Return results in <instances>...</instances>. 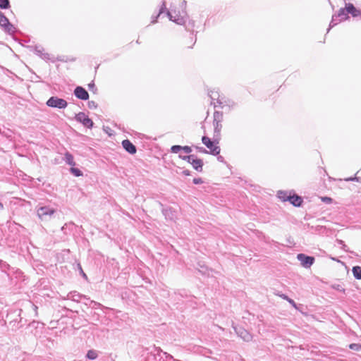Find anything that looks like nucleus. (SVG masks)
Returning a JSON list of instances; mask_svg holds the SVG:
<instances>
[{"label":"nucleus","instance_id":"obj_17","mask_svg":"<svg viewBox=\"0 0 361 361\" xmlns=\"http://www.w3.org/2000/svg\"><path fill=\"white\" fill-rule=\"evenodd\" d=\"M193 169H195L197 171L201 172L202 171V166H203V161L200 159H197V157H195L193 162L191 164Z\"/></svg>","mask_w":361,"mask_h":361},{"label":"nucleus","instance_id":"obj_42","mask_svg":"<svg viewBox=\"0 0 361 361\" xmlns=\"http://www.w3.org/2000/svg\"><path fill=\"white\" fill-rule=\"evenodd\" d=\"M217 159H218V161H219L221 162H224V158L222 156H221V155L218 156Z\"/></svg>","mask_w":361,"mask_h":361},{"label":"nucleus","instance_id":"obj_24","mask_svg":"<svg viewBox=\"0 0 361 361\" xmlns=\"http://www.w3.org/2000/svg\"><path fill=\"white\" fill-rule=\"evenodd\" d=\"M195 157H196V156L194 155V154H190V155H181V154H180L179 155V158H180L181 159H183L184 161H188L190 164L193 162V161L195 160Z\"/></svg>","mask_w":361,"mask_h":361},{"label":"nucleus","instance_id":"obj_1","mask_svg":"<svg viewBox=\"0 0 361 361\" xmlns=\"http://www.w3.org/2000/svg\"><path fill=\"white\" fill-rule=\"evenodd\" d=\"M56 210L49 206L40 207L37 210V215L42 221L51 219Z\"/></svg>","mask_w":361,"mask_h":361},{"label":"nucleus","instance_id":"obj_34","mask_svg":"<svg viewBox=\"0 0 361 361\" xmlns=\"http://www.w3.org/2000/svg\"><path fill=\"white\" fill-rule=\"evenodd\" d=\"M74 226V224L72 223V222H70L68 224H65L62 227H61V231H63V233L65 234H66V228L68 226Z\"/></svg>","mask_w":361,"mask_h":361},{"label":"nucleus","instance_id":"obj_22","mask_svg":"<svg viewBox=\"0 0 361 361\" xmlns=\"http://www.w3.org/2000/svg\"><path fill=\"white\" fill-rule=\"evenodd\" d=\"M352 271L353 274V276L356 279H358V280L361 279V267H359V266L353 267Z\"/></svg>","mask_w":361,"mask_h":361},{"label":"nucleus","instance_id":"obj_8","mask_svg":"<svg viewBox=\"0 0 361 361\" xmlns=\"http://www.w3.org/2000/svg\"><path fill=\"white\" fill-rule=\"evenodd\" d=\"M234 331L236 334L240 337L244 341L249 342L252 341V336L246 329L243 327L233 326Z\"/></svg>","mask_w":361,"mask_h":361},{"label":"nucleus","instance_id":"obj_10","mask_svg":"<svg viewBox=\"0 0 361 361\" xmlns=\"http://www.w3.org/2000/svg\"><path fill=\"white\" fill-rule=\"evenodd\" d=\"M122 146L124 149L130 154H134L136 153V147L129 140H123Z\"/></svg>","mask_w":361,"mask_h":361},{"label":"nucleus","instance_id":"obj_41","mask_svg":"<svg viewBox=\"0 0 361 361\" xmlns=\"http://www.w3.org/2000/svg\"><path fill=\"white\" fill-rule=\"evenodd\" d=\"M79 267H80V273L82 274V276L85 278V279H87V275L84 273V271H82L80 265L79 264Z\"/></svg>","mask_w":361,"mask_h":361},{"label":"nucleus","instance_id":"obj_27","mask_svg":"<svg viewBox=\"0 0 361 361\" xmlns=\"http://www.w3.org/2000/svg\"><path fill=\"white\" fill-rule=\"evenodd\" d=\"M280 297L281 298H283V300H286L287 302H288L293 307H294L295 308H296V303L295 302V301L290 298L288 295H285V294H281L280 295Z\"/></svg>","mask_w":361,"mask_h":361},{"label":"nucleus","instance_id":"obj_44","mask_svg":"<svg viewBox=\"0 0 361 361\" xmlns=\"http://www.w3.org/2000/svg\"><path fill=\"white\" fill-rule=\"evenodd\" d=\"M94 87V83L89 84V87L90 88H92V87Z\"/></svg>","mask_w":361,"mask_h":361},{"label":"nucleus","instance_id":"obj_11","mask_svg":"<svg viewBox=\"0 0 361 361\" xmlns=\"http://www.w3.org/2000/svg\"><path fill=\"white\" fill-rule=\"evenodd\" d=\"M166 14L170 20L175 22L178 25H183L185 22L183 16L177 14L173 16L171 11H167Z\"/></svg>","mask_w":361,"mask_h":361},{"label":"nucleus","instance_id":"obj_49","mask_svg":"<svg viewBox=\"0 0 361 361\" xmlns=\"http://www.w3.org/2000/svg\"><path fill=\"white\" fill-rule=\"evenodd\" d=\"M169 357L170 358H173V356H171V355H169Z\"/></svg>","mask_w":361,"mask_h":361},{"label":"nucleus","instance_id":"obj_2","mask_svg":"<svg viewBox=\"0 0 361 361\" xmlns=\"http://www.w3.org/2000/svg\"><path fill=\"white\" fill-rule=\"evenodd\" d=\"M348 18L346 8H341L338 10L336 14L333 15L331 21L329 24V27L327 30V32L329 30L337 25L338 22L346 20Z\"/></svg>","mask_w":361,"mask_h":361},{"label":"nucleus","instance_id":"obj_29","mask_svg":"<svg viewBox=\"0 0 361 361\" xmlns=\"http://www.w3.org/2000/svg\"><path fill=\"white\" fill-rule=\"evenodd\" d=\"M10 7L9 0H0V8L7 9Z\"/></svg>","mask_w":361,"mask_h":361},{"label":"nucleus","instance_id":"obj_31","mask_svg":"<svg viewBox=\"0 0 361 361\" xmlns=\"http://www.w3.org/2000/svg\"><path fill=\"white\" fill-rule=\"evenodd\" d=\"M180 150H182V146L180 145H173L171 148V152L172 153H178Z\"/></svg>","mask_w":361,"mask_h":361},{"label":"nucleus","instance_id":"obj_32","mask_svg":"<svg viewBox=\"0 0 361 361\" xmlns=\"http://www.w3.org/2000/svg\"><path fill=\"white\" fill-rule=\"evenodd\" d=\"M346 181H354L361 182V176L355 175V177H350L345 179Z\"/></svg>","mask_w":361,"mask_h":361},{"label":"nucleus","instance_id":"obj_14","mask_svg":"<svg viewBox=\"0 0 361 361\" xmlns=\"http://www.w3.org/2000/svg\"><path fill=\"white\" fill-rule=\"evenodd\" d=\"M209 97L211 98L212 99V102H211V104H213L214 107H216V103H214L213 101L214 100H216V103L219 104V105H221L222 104V102L219 99V93L218 92V91H210L209 92Z\"/></svg>","mask_w":361,"mask_h":361},{"label":"nucleus","instance_id":"obj_35","mask_svg":"<svg viewBox=\"0 0 361 361\" xmlns=\"http://www.w3.org/2000/svg\"><path fill=\"white\" fill-rule=\"evenodd\" d=\"M195 149L200 153L207 154L208 151L202 147L196 146Z\"/></svg>","mask_w":361,"mask_h":361},{"label":"nucleus","instance_id":"obj_43","mask_svg":"<svg viewBox=\"0 0 361 361\" xmlns=\"http://www.w3.org/2000/svg\"><path fill=\"white\" fill-rule=\"evenodd\" d=\"M323 200H324V202H331V199L330 197H324V198L323 199Z\"/></svg>","mask_w":361,"mask_h":361},{"label":"nucleus","instance_id":"obj_4","mask_svg":"<svg viewBox=\"0 0 361 361\" xmlns=\"http://www.w3.org/2000/svg\"><path fill=\"white\" fill-rule=\"evenodd\" d=\"M0 27L3 28L4 32L8 34L16 32V27L9 22L8 19L1 11H0Z\"/></svg>","mask_w":361,"mask_h":361},{"label":"nucleus","instance_id":"obj_28","mask_svg":"<svg viewBox=\"0 0 361 361\" xmlns=\"http://www.w3.org/2000/svg\"><path fill=\"white\" fill-rule=\"evenodd\" d=\"M70 171L76 177L82 176V172L78 168L71 167Z\"/></svg>","mask_w":361,"mask_h":361},{"label":"nucleus","instance_id":"obj_39","mask_svg":"<svg viewBox=\"0 0 361 361\" xmlns=\"http://www.w3.org/2000/svg\"><path fill=\"white\" fill-rule=\"evenodd\" d=\"M334 288L338 291H342V292L345 291V289L341 285H335V286H334Z\"/></svg>","mask_w":361,"mask_h":361},{"label":"nucleus","instance_id":"obj_12","mask_svg":"<svg viewBox=\"0 0 361 361\" xmlns=\"http://www.w3.org/2000/svg\"><path fill=\"white\" fill-rule=\"evenodd\" d=\"M162 214L167 220L174 221L176 217L175 211L171 207L163 208Z\"/></svg>","mask_w":361,"mask_h":361},{"label":"nucleus","instance_id":"obj_19","mask_svg":"<svg viewBox=\"0 0 361 361\" xmlns=\"http://www.w3.org/2000/svg\"><path fill=\"white\" fill-rule=\"evenodd\" d=\"M278 197L283 202L290 200V195H288L286 191H279L277 194Z\"/></svg>","mask_w":361,"mask_h":361},{"label":"nucleus","instance_id":"obj_45","mask_svg":"<svg viewBox=\"0 0 361 361\" xmlns=\"http://www.w3.org/2000/svg\"><path fill=\"white\" fill-rule=\"evenodd\" d=\"M182 4H183V6L185 7L186 6V1H183L182 2Z\"/></svg>","mask_w":361,"mask_h":361},{"label":"nucleus","instance_id":"obj_30","mask_svg":"<svg viewBox=\"0 0 361 361\" xmlns=\"http://www.w3.org/2000/svg\"><path fill=\"white\" fill-rule=\"evenodd\" d=\"M349 348L351 350H355V351H361V344L351 343L349 345Z\"/></svg>","mask_w":361,"mask_h":361},{"label":"nucleus","instance_id":"obj_38","mask_svg":"<svg viewBox=\"0 0 361 361\" xmlns=\"http://www.w3.org/2000/svg\"><path fill=\"white\" fill-rule=\"evenodd\" d=\"M192 182H193L194 184L197 185V184L202 183L203 180L200 178H195L193 179Z\"/></svg>","mask_w":361,"mask_h":361},{"label":"nucleus","instance_id":"obj_15","mask_svg":"<svg viewBox=\"0 0 361 361\" xmlns=\"http://www.w3.org/2000/svg\"><path fill=\"white\" fill-rule=\"evenodd\" d=\"M293 206L300 207L303 202L302 198L298 195H290V200H288Z\"/></svg>","mask_w":361,"mask_h":361},{"label":"nucleus","instance_id":"obj_13","mask_svg":"<svg viewBox=\"0 0 361 361\" xmlns=\"http://www.w3.org/2000/svg\"><path fill=\"white\" fill-rule=\"evenodd\" d=\"M346 11L348 14H351L353 17H357L360 15V11L357 10L353 4L345 3Z\"/></svg>","mask_w":361,"mask_h":361},{"label":"nucleus","instance_id":"obj_40","mask_svg":"<svg viewBox=\"0 0 361 361\" xmlns=\"http://www.w3.org/2000/svg\"><path fill=\"white\" fill-rule=\"evenodd\" d=\"M182 173L185 176H190V171L189 170H184V171H183Z\"/></svg>","mask_w":361,"mask_h":361},{"label":"nucleus","instance_id":"obj_47","mask_svg":"<svg viewBox=\"0 0 361 361\" xmlns=\"http://www.w3.org/2000/svg\"><path fill=\"white\" fill-rule=\"evenodd\" d=\"M357 175L361 176V169L357 172Z\"/></svg>","mask_w":361,"mask_h":361},{"label":"nucleus","instance_id":"obj_3","mask_svg":"<svg viewBox=\"0 0 361 361\" xmlns=\"http://www.w3.org/2000/svg\"><path fill=\"white\" fill-rule=\"evenodd\" d=\"M47 105L49 107L57 108V109H65L68 103L63 99L57 97H51L47 102Z\"/></svg>","mask_w":361,"mask_h":361},{"label":"nucleus","instance_id":"obj_6","mask_svg":"<svg viewBox=\"0 0 361 361\" xmlns=\"http://www.w3.org/2000/svg\"><path fill=\"white\" fill-rule=\"evenodd\" d=\"M297 259L300 261L301 265L305 268H310L314 262V257L307 256L305 254L300 253L297 255Z\"/></svg>","mask_w":361,"mask_h":361},{"label":"nucleus","instance_id":"obj_20","mask_svg":"<svg viewBox=\"0 0 361 361\" xmlns=\"http://www.w3.org/2000/svg\"><path fill=\"white\" fill-rule=\"evenodd\" d=\"M213 126L214 128V136L219 137L222 128L221 122H213Z\"/></svg>","mask_w":361,"mask_h":361},{"label":"nucleus","instance_id":"obj_36","mask_svg":"<svg viewBox=\"0 0 361 361\" xmlns=\"http://www.w3.org/2000/svg\"><path fill=\"white\" fill-rule=\"evenodd\" d=\"M88 107L90 109H96L97 107V104L94 101H90L88 102Z\"/></svg>","mask_w":361,"mask_h":361},{"label":"nucleus","instance_id":"obj_5","mask_svg":"<svg viewBox=\"0 0 361 361\" xmlns=\"http://www.w3.org/2000/svg\"><path fill=\"white\" fill-rule=\"evenodd\" d=\"M202 143L210 150V154L212 155H219L221 149L219 146L214 145V142L207 136H203L202 138Z\"/></svg>","mask_w":361,"mask_h":361},{"label":"nucleus","instance_id":"obj_33","mask_svg":"<svg viewBox=\"0 0 361 361\" xmlns=\"http://www.w3.org/2000/svg\"><path fill=\"white\" fill-rule=\"evenodd\" d=\"M337 243L340 245H341V248L345 250V252H348V249H347V245L345 244L344 241H343L342 240H336Z\"/></svg>","mask_w":361,"mask_h":361},{"label":"nucleus","instance_id":"obj_23","mask_svg":"<svg viewBox=\"0 0 361 361\" xmlns=\"http://www.w3.org/2000/svg\"><path fill=\"white\" fill-rule=\"evenodd\" d=\"M166 4L164 2H163L160 9H159V13L156 16H152V23H155L157 20V18H159V16L163 13L165 11H166Z\"/></svg>","mask_w":361,"mask_h":361},{"label":"nucleus","instance_id":"obj_18","mask_svg":"<svg viewBox=\"0 0 361 361\" xmlns=\"http://www.w3.org/2000/svg\"><path fill=\"white\" fill-rule=\"evenodd\" d=\"M64 161H66V163L70 166H75V163L74 161V158H73V156L69 153V152H66L65 154V156H64Z\"/></svg>","mask_w":361,"mask_h":361},{"label":"nucleus","instance_id":"obj_46","mask_svg":"<svg viewBox=\"0 0 361 361\" xmlns=\"http://www.w3.org/2000/svg\"><path fill=\"white\" fill-rule=\"evenodd\" d=\"M4 209V204L0 202V210Z\"/></svg>","mask_w":361,"mask_h":361},{"label":"nucleus","instance_id":"obj_21","mask_svg":"<svg viewBox=\"0 0 361 361\" xmlns=\"http://www.w3.org/2000/svg\"><path fill=\"white\" fill-rule=\"evenodd\" d=\"M43 48L36 47H35V52L40 56L43 59H49V54L47 53H44Z\"/></svg>","mask_w":361,"mask_h":361},{"label":"nucleus","instance_id":"obj_37","mask_svg":"<svg viewBox=\"0 0 361 361\" xmlns=\"http://www.w3.org/2000/svg\"><path fill=\"white\" fill-rule=\"evenodd\" d=\"M182 150L184 151V152L189 154L192 152V148L189 146H182Z\"/></svg>","mask_w":361,"mask_h":361},{"label":"nucleus","instance_id":"obj_16","mask_svg":"<svg viewBox=\"0 0 361 361\" xmlns=\"http://www.w3.org/2000/svg\"><path fill=\"white\" fill-rule=\"evenodd\" d=\"M82 298H86V296L81 295L76 291H72L68 295V298L75 302H79Z\"/></svg>","mask_w":361,"mask_h":361},{"label":"nucleus","instance_id":"obj_9","mask_svg":"<svg viewBox=\"0 0 361 361\" xmlns=\"http://www.w3.org/2000/svg\"><path fill=\"white\" fill-rule=\"evenodd\" d=\"M75 96L82 100H87L89 99V94L87 90L82 87L78 86L74 90Z\"/></svg>","mask_w":361,"mask_h":361},{"label":"nucleus","instance_id":"obj_26","mask_svg":"<svg viewBox=\"0 0 361 361\" xmlns=\"http://www.w3.org/2000/svg\"><path fill=\"white\" fill-rule=\"evenodd\" d=\"M86 357L90 360H95L97 357V353L94 350H90L87 351Z\"/></svg>","mask_w":361,"mask_h":361},{"label":"nucleus","instance_id":"obj_48","mask_svg":"<svg viewBox=\"0 0 361 361\" xmlns=\"http://www.w3.org/2000/svg\"><path fill=\"white\" fill-rule=\"evenodd\" d=\"M34 307H35V310H37V306L34 305Z\"/></svg>","mask_w":361,"mask_h":361},{"label":"nucleus","instance_id":"obj_25","mask_svg":"<svg viewBox=\"0 0 361 361\" xmlns=\"http://www.w3.org/2000/svg\"><path fill=\"white\" fill-rule=\"evenodd\" d=\"M223 121V113L219 111H215L214 113L213 122H222Z\"/></svg>","mask_w":361,"mask_h":361},{"label":"nucleus","instance_id":"obj_7","mask_svg":"<svg viewBox=\"0 0 361 361\" xmlns=\"http://www.w3.org/2000/svg\"><path fill=\"white\" fill-rule=\"evenodd\" d=\"M75 118L78 122L82 123L84 126L88 128L93 127V121L83 112H80L76 114Z\"/></svg>","mask_w":361,"mask_h":361}]
</instances>
